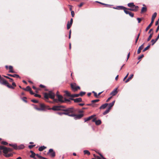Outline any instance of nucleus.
Listing matches in <instances>:
<instances>
[{
  "instance_id": "obj_26",
  "label": "nucleus",
  "mask_w": 159,
  "mask_h": 159,
  "mask_svg": "<svg viewBox=\"0 0 159 159\" xmlns=\"http://www.w3.org/2000/svg\"><path fill=\"white\" fill-rule=\"evenodd\" d=\"M65 93H66V95L68 96L71 97H72V94H71L70 93H69L68 91H65Z\"/></svg>"
},
{
  "instance_id": "obj_44",
  "label": "nucleus",
  "mask_w": 159,
  "mask_h": 159,
  "mask_svg": "<svg viewBox=\"0 0 159 159\" xmlns=\"http://www.w3.org/2000/svg\"><path fill=\"white\" fill-rule=\"evenodd\" d=\"M70 100H71L70 99H67L66 98H65L64 99V102H70Z\"/></svg>"
},
{
  "instance_id": "obj_16",
  "label": "nucleus",
  "mask_w": 159,
  "mask_h": 159,
  "mask_svg": "<svg viewBox=\"0 0 159 159\" xmlns=\"http://www.w3.org/2000/svg\"><path fill=\"white\" fill-rule=\"evenodd\" d=\"M157 15V13L156 12H155L154 13V14H153V15H152V16L151 22V23L153 24V23L154 22V20H155V18L156 17Z\"/></svg>"
},
{
  "instance_id": "obj_9",
  "label": "nucleus",
  "mask_w": 159,
  "mask_h": 159,
  "mask_svg": "<svg viewBox=\"0 0 159 159\" xmlns=\"http://www.w3.org/2000/svg\"><path fill=\"white\" fill-rule=\"evenodd\" d=\"M73 22V20L72 18H71L70 20V22L69 21L67 22V30L69 29L71 27Z\"/></svg>"
},
{
  "instance_id": "obj_10",
  "label": "nucleus",
  "mask_w": 159,
  "mask_h": 159,
  "mask_svg": "<svg viewBox=\"0 0 159 159\" xmlns=\"http://www.w3.org/2000/svg\"><path fill=\"white\" fill-rule=\"evenodd\" d=\"M70 99L71 100L74 101V102L75 103L80 102L82 101V99L80 98H79L75 99H74L72 98H70Z\"/></svg>"
},
{
  "instance_id": "obj_12",
  "label": "nucleus",
  "mask_w": 159,
  "mask_h": 159,
  "mask_svg": "<svg viewBox=\"0 0 159 159\" xmlns=\"http://www.w3.org/2000/svg\"><path fill=\"white\" fill-rule=\"evenodd\" d=\"M143 7H142L140 13L143 14L144 13L146 12L147 11V9L146 6L145 4L143 5Z\"/></svg>"
},
{
  "instance_id": "obj_46",
  "label": "nucleus",
  "mask_w": 159,
  "mask_h": 159,
  "mask_svg": "<svg viewBox=\"0 0 159 159\" xmlns=\"http://www.w3.org/2000/svg\"><path fill=\"white\" fill-rule=\"evenodd\" d=\"M1 143L2 144L4 145H7L8 144V143L5 141H2Z\"/></svg>"
},
{
  "instance_id": "obj_5",
  "label": "nucleus",
  "mask_w": 159,
  "mask_h": 159,
  "mask_svg": "<svg viewBox=\"0 0 159 159\" xmlns=\"http://www.w3.org/2000/svg\"><path fill=\"white\" fill-rule=\"evenodd\" d=\"M40 111H45L47 110H51L49 106L45 105L44 103H39Z\"/></svg>"
},
{
  "instance_id": "obj_38",
  "label": "nucleus",
  "mask_w": 159,
  "mask_h": 159,
  "mask_svg": "<svg viewBox=\"0 0 159 159\" xmlns=\"http://www.w3.org/2000/svg\"><path fill=\"white\" fill-rule=\"evenodd\" d=\"M80 96L79 94H72V98L77 97Z\"/></svg>"
},
{
  "instance_id": "obj_61",
  "label": "nucleus",
  "mask_w": 159,
  "mask_h": 159,
  "mask_svg": "<svg viewBox=\"0 0 159 159\" xmlns=\"http://www.w3.org/2000/svg\"><path fill=\"white\" fill-rule=\"evenodd\" d=\"M84 4V3L83 2H82L80 3V4L79 5V7H81Z\"/></svg>"
},
{
  "instance_id": "obj_7",
  "label": "nucleus",
  "mask_w": 159,
  "mask_h": 159,
  "mask_svg": "<svg viewBox=\"0 0 159 159\" xmlns=\"http://www.w3.org/2000/svg\"><path fill=\"white\" fill-rule=\"evenodd\" d=\"M64 107L61 106H54L52 108H51V110H52L53 111H63Z\"/></svg>"
},
{
  "instance_id": "obj_57",
  "label": "nucleus",
  "mask_w": 159,
  "mask_h": 159,
  "mask_svg": "<svg viewBox=\"0 0 159 159\" xmlns=\"http://www.w3.org/2000/svg\"><path fill=\"white\" fill-rule=\"evenodd\" d=\"M65 113V112H58L57 113L59 115H62L64 114V113Z\"/></svg>"
},
{
  "instance_id": "obj_1",
  "label": "nucleus",
  "mask_w": 159,
  "mask_h": 159,
  "mask_svg": "<svg viewBox=\"0 0 159 159\" xmlns=\"http://www.w3.org/2000/svg\"><path fill=\"white\" fill-rule=\"evenodd\" d=\"M55 94L53 93L52 91H50L48 93H44V97L45 98V100L47 102L48 101V100L49 98L53 99V101L55 102H57L58 101H59L61 102H64V101L63 100V97L60 95H57V96L58 98V100L57 99H54Z\"/></svg>"
},
{
  "instance_id": "obj_27",
  "label": "nucleus",
  "mask_w": 159,
  "mask_h": 159,
  "mask_svg": "<svg viewBox=\"0 0 159 159\" xmlns=\"http://www.w3.org/2000/svg\"><path fill=\"white\" fill-rule=\"evenodd\" d=\"M127 5L129 7H130L131 8L133 7H135V5H134L133 2L129 3Z\"/></svg>"
},
{
  "instance_id": "obj_47",
  "label": "nucleus",
  "mask_w": 159,
  "mask_h": 159,
  "mask_svg": "<svg viewBox=\"0 0 159 159\" xmlns=\"http://www.w3.org/2000/svg\"><path fill=\"white\" fill-rule=\"evenodd\" d=\"M144 43H143L142 44L140 47H139V48L141 50H142L144 48Z\"/></svg>"
},
{
  "instance_id": "obj_54",
  "label": "nucleus",
  "mask_w": 159,
  "mask_h": 159,
  "mask_svg": "<svg viewBox=\"0 0 159 159\" xmlns=\"http://www.w3.org/2000/svg\"><path fill=\"white\" fill-rule=\"evenodd\" d=\"M71 15L72 17H73L74 16H75V13L73 11H71Z\"/></svg>"
},
{
  "instance_id": "obj_6",
  "label": "nucleus",
  "mask_w": 159,
  "mask_h": 159,
  "mask_svg": "<svg viewBox=\"0 0 159 159\" xmlns=\"http://www.w3.org/2000/svg\"><path fill=\"white\" fill-rule=\"evenodd\" d=\"M70 87L72 90L74 92L80 89V87L77 86L76 84L74 83L70 84Z\"/></svg>"
},
{
  "instance_id": "obj_25",
  "label": "nucleus",
  "mask_w": 159,
  "mask_h": 159,
  "mask_svg": "<svg viewBox=\"0 0 159 159\" xmlns=\"http://www.w3.org/2000/svg\"><path fill=\"white\" fill-rule=\"evenodd\" d=\"M30 152L31 153V154L30 156L31 157H34L35 156L36 154L32 151H30Z\"/></svg>"
},
{
  "instance_id": "obj_43",
  "label": "nucleus",
  "mask_w": 159,
  "mask_h": 159,
  "mask_svg": "<svg viewBox=\"0 0 159 159\" xmlns=\"http://www.w3.org/2000/svg\"><path fill=\"white\" fill-rule=\"evenodd\" d=\"M86 105L89 106H92L93 107H94L95 106V104H93L92 103L86 104Z\"/></svg>"
},
{
  "instance_id": "obj_51",
  "label": "nucleus",
  "mask_w": 159,
  "mask_h": 159,
  "mask_svg": "<svg viewBox=\"0 0 159 159\" xmlns=\"http://www.w3.org/2000/svg\"><path fill=\"white\" fill-rule=\"evenodd\" d=\"M36 156L39 158L42 159L43 157L40 156L39 154H36Z\"/></svg>"
},
{
  "instance_id": "obj_62",
  "label": "nucleus",
  "mask_w": 159,
  "mask_h": 159,
  "mask_svg": "<svg viewBox=\"0 0 159 159\" xmlns=\"http://www.w3.org/2000/svg\"><path fill=\"white\" fill-rule=\"evenodd\" d=\"M30 94H31V95H34L35 94V93L33 92V91H32V90H30Z\"/></svg>"
},
{
  "instance_id": "obj_18",
  "label": "nucleus",
  "mask_w": 159,
  "mask_h": 159,
  "mask_svg": "<svg viewBox=\"0 0 159 159\" xmlns=\"http://www.w3.org/2000/svg\"><path fill=\"white\" fill-rule=\"evenodd\" d=\"M7 75L9 76L10 77H13L16 78H20V77L17 74H14V75H11L10 74H7Z\"/></svg>"
},
{
  "instance_id": "obj_17",
  "label": "nucleus",
  "mask_w": 159,
  "mask_h": 159,
  "mask_svg": "<svg viewBox=\"0 0 159 159\" xmlns=\"http://www.w3.org/2000/svg\"><path fill=\"white\" fill-rule=\"evenodd\" d=\"M128 10H125V12L127 14H129L131 17H133L134 16V13Z\"/></svg>"
},
{
  "instance_id": "obj_64",
  "label": "nucleus",
  "mask_w": 159,
  "mask_h": 159,
  "mask_svg": "<svg viewBox=\"0 0 159 159\" xmlns=\"http://www.w3.org/2000/svg\"><path fill=\"white\" fill-rule=\"evenodd\" d=\"M97 159L93 158L92 159H102L99 157L97 156L96 157Z\"/></svg>"
},
{
  "instance_id": "obj_60",
  "label": "nucleus",
  "mask_w": 159,
  "mask_h": 159,
  "mask_svg": "<svg viewBox=\"0 0 159 159\" xmlns=\"http://www.w3.org/2000/svg\"><path fill=\"white\" fill-rule=\"evenodd\" d=\"M112 98V96H111V97H109V98H108L107 99V101H106V102H108L109 101V100L111 99V98Z\"/></svg>"
},
{
  "instance_id": "obj_22",
  "label": "nucleus",
  "mask_w": 159,
  "mask_h": 159,
  "mask_svg": "<svg viewBox=\"0 0 159 159\" xmlns=\"http://www.w3.org/2000/svg\"><path fill=\"white\" fill-rule=\"evenodd\" d=\"M115 101H113L112 102L109 103V104H108L109 105V107L108 108L110 110L111 109V107L113 106L114 105V104L115 103Z\"/></svg>"
},
{
  "instance_id": "obj_13",
  "label": "nucleus",
  "mask_w": 159,
  "mask_h": 159,
  "mask_svg": "<svg viewBox=\"0 0 159 159\" xmlns=\"http://www.w3.org/2000/svg\"><path fill=\"white\" fill-rule=\"evenodd\" d=\"M74 115L75 116L74 117H75V118L76 119H80L84 116V115L83 114H76L75 113H74Z\"/></svg>"
},
{
  "instance_id": "obj_30",
  "label": "nucleus",
  "mask_w": 159,
  "mask_h": 159,
  "mask_svg": "<svg viewBox=\"0 0 159 159\" xmlns=\"http://www.w3.org/2000/svg\"><path fill=\"white\" fill-rule=\"evenodd\" d=\"M150 45L151 44H149L148 46H147L145 48H144L143 49V52H144L147 50L148 49L150 48Z\"/></svg>"
},
{
  "instance_id": "obj_14",
  "label": "nucleus",
  "mask_w": 159,
  "mask_h": 159,
  "mask_svg": "<svg viewBox=\"0 0 159 159\" xmlns=\"http://www.w3.org/2000/svg\"><path fill=\"white\" fill-rule=\"evenodd\" d=\"M114 8L118 10H123L125 12V10H127V8L123 6H118Z\"/></svg>"
},
{
  "instance_id": "obj_42",
  "label": "nucleus",
  "mask_w": 159,
  "mask_h": 159,
  "mask_svg": "<svg viewBox=\"0 0 159 159\" xmlns=\"http://www.w3.org/2000/svg\"><path fill=\"white\" fill-rule=\"evenodd\" d=\"M33 105L34 106V108L36 110H37L38 111H40L39 107H38L36 105Z\"/></svg>"
},
{
  "instance_id": "obj_20",
  "label": "nucleus",
  "mask_w": 159,
  "mask_h": 159,
  "mask_svg": "<svg viewBox=\"0 0 159 159\" xmlns=\"http://www.w3.org/2000/svg\"><path fill=\"white\" fill-rule=\"evenodd\" d=\"M16 148H15V149H22L24 148V146L23 145L21 144L19 146H17L16 145Z\"/></svg>"
},
{
  "instance_id": "obj_35",
  "label": "nucleus",
  "mask_w": 159,
  "mask_h": 159,
  "mask_svg": "<svg viewBox=\"0 0 159 159\" xmlns=\"http://www.w3.org/2000/svg\"><path fill=\"white\" fill-rule=\"evenodd\" d=\"M9 145L10 146H11L13 147L14 149H15V148H16V144H9Z\"/></svg>"
},
{
  "instance_id": "obj_39",
  "label": "nucleus",
  "mask_w": 159,
  "mask_h": 159,
  "mask_svg": "<svg viewBox=\"0 0 159 159\" xmlns=\"http://www.w3.org/2000/svg\"><path fill=\"white\" fill-rule=\"evenodd\" d=\"M99 101V99L94 100L91 101V102L93 104V103L98 102Z\"/></svg>"
},
{
  "instance_id": "obj_2",
  "label": "nucleus",
  "mask_w": 159,
  "mask_h": 159,
  "mask_svg": "<svg viewBox=\"0 0 159 159\" xmlns=\"http://www.w3.org/2000/svg\"><path fill=\"white\" fill-rule=\"evenodd\" d=\"M63 111L65 112L64 115L73 117L75 116L74 113H75L76 110L73 107H70L66 109H63Z\"/></svg>"
},
{
  "instance_id": "obj_48",
  "label": "nucleus",
  "mask_w": 159,
  "mask_h": 159,
  "mask_svg": "<svg viewBox=\"0 0 159 159\" xmlns=\"http://www.w3.org/2000/svg\"><path fill=\"white\" fill-rule=\"evenodd\" d=\"M34 95L35 97H39V98H40L41 97V96L40 95L38 94H37L35 93V94H34Z\"/></svg>"
},
{
  "instance_id": "obj_52",
  "label": "nucleus",
  "mask_w": 159,
  "mask_h": 159,
  "mask_svg": "<svg viewBox=\"0 0 159 159\" xmlns=\"http://www.w3.org/2000/svg\"><path fill=\"white\" fill-rule=\"evenodd\" d=\"M137 20H138V23H140L142 19L141 18H137Z\"/></svg>"
},
{
  "instance_id": "obj_11",
  "label": "nucleus",
  "mask_w": 159,
  "mask_h": 159,
  "mask_svg": "<svg viewBox=\"0 0 159 159\" xmlns=\"http://www.w3.org/2000/svg\"><path fill=\"white\" fill-rule=\"evenodd\" d=\"M50 154V155L52 157H54L55 156V152L53 151V150L52 149H50L49 150V151L48 154Z\"/></svg>"
},
{
  "instance_id": "obj_34",
  "label": "nucleus",
  "mask_w": 159,
  "mask_h": 159,
  "mask_svg": "<svg viewBox=\"0 0 159 159\" xmlns=\"http://www.w3.org/2000/svg\"><path fill=\"white\" fill-rule=\"evenodd\" d=\"M111 110H110L108 108L103 113V115H105L107 114Z\"/></svg>"
},
{
  "instance_id": "obj_24",
  "label": "nucleus",
  "mask_w": 159,
  "mask_h": 159,
  "mask_svg": "<svg viewBox=\"0 0 159 159\" xmlns=\"http://www.w3.org/2000/svg\"><path fill=\"white\" fill-rule=\"evenodd\" d=\"M46 148V147H45L44 146H42L39 147V148L38 149H39V151L41 152V151H43V150L45 149Z\"/></svg>"
},
{
  "instance_id": "obj_31",
  "label": "nucleus",
  "mask_w": 159,
  "mask_h": 159,
  "mask_svg": "<svg viewBox=\"0 0 159 159\" xmlns=\"http://www.w3.org/2000/svg\"><path fill=\"white\" fill-rule=\"evenodd\" d=\"M152 24H152V23H151L149 24V25L146 28V29L145 30V31L146 32H147L150 28V27L152 25Z\"/></svg>"
},
{
  "instance_id": "obj_21",
  "label": "nucleus",
  "mask_w": 159,
  "mask_h": 159,
  "mask_svg": "<svg viewBox=\"0 0 159 159\" xmlns=\"http://www.w3.org/2000/svg\"><path fill=\"white\" fill-rule=\"evenodd\" d=\"M8 68L9 70V72L11 73H15V72L13 70V67L12 66H9Z\"/></svg>"
},
{
  "instance_id": "obj_59",
  "label": "nucleus",
  "mask_w": 159,
  "mask_h": 159,
  "mask_svg": "<svg viewBox=\"0 0 159 159\" xmlns=\"http://www.w3.org/2000/svg\"><path fill=\"white\" fill-rule=\"evenodd\" d=\"M141 50L139 48H138V51H137V53H138V54H139L140 53Z\"/></svg>"
},
{
  "instance_id": "obj_41",
  "label": "nucleus",
  "mask_w": 159,
  "mask_h": 159,
  "mask_svg": "<svg viewBox=\"0 0 159 159\" xmlns=\"http://www.w3.org/2000/svg\"><path fill=\"white\" fill-rule=\"evenodd\" d=\"M93 93H94V96L96 98H98V95L97 94V93L94 91H93Z\"/></svg>"
},
{
  "instance_id": "obj_63",
  "label": "nucleus",
  "mask_w": 159,
  "mask_h": 159,
  "mask_svg": "<svg viewBox=\"0 0 159 159\" xmlns=\"http://www.w3.org/2000/svg\"><path fill=\"white\" fill-rule=\"evenodd\" d=\"M159 30V24L158 25L157 28V29L156 31V33H157L158 31Z\"/></svg>"
},
{
  "instance_id": "obj_8",
  "label": "nucleus",
  "mask_w": 159,
  "mask_h": 159,
  "mask_svg": "<svg viewBox=\"0 0 159 159\" xmlns=\"http://www.w3.org/2000/svg\"><path fill=\"white\" fill-rule=\"evenodd\" d=\"M138 8L139 7L138 6H135V7H132L131 8H127V10H128L136 12L138 11Z\"/></svg>"
},
{
  "instance_id": "obj_45",
  "label": "nucleus",
  "mask_w": 159,
  "mask_h": 159,
  "mask_svg": "<svg viewBox=\"0 0 159 159\" xmlns=\"http://www.w3.org/2000/svg\"><path fill=\"white\" fill-rule=\"evenodd\" d=\"M35 145H30L28 146V147L30 149H31V148H33L34 147H35Z\"/></svg>"
},
{
  "instance_id": "obj_55",
  "label": "nucleus",
  "mask_w": 159,
  "mask_h": 159,
  "mask_svg": "<svg viewBox=\"0 0 159 159\" xmlns=\"http://www.w3.org/2000/svg\"><path fill=\"white\" fill-rule=\"evenodd\" d=\"M12 87H13L14 88V87H15L16 86V84L15 83V82H12V85H11ZM15 88H14V89Z\"/></svg>"
},
{
  "instance_id": "obj_53",
  "label": "nucleus",
  "mask_w": 159,
  "mask_h": 159,
  "mask_svg": "<svg viewBox=\"0 0 159 159\" xmlns=\"http://www.w3.org/2000/svg\"><path fill=\"white\" fill-rule=\"evenodd\" d=\"M134 76V75L133 74H131L130 75V76L128 78L130 80H131L133 78Z\"/></svg>"
},
{
  "instance_id": "obj_50",
  "label": "nucleus",
  "mask_w": 159,
  "mask_h": 159,
  "mask_svg": "<svg viewBox=\"0 0 159 159\" xmlns=\"http://www.w3.org/2000/svg\"><path fill=\"white\" fill-rule=\"evenodd\" d=\"M144 57V55L143 54L142 55L140 56H139L138 58V60H140L141 58H143Z\"/></svg>"
},
{
  "instance_id": "obj_49",
  "label": "nucleus",
  "mask_w": 159,
  "mask_h": 159,
  "mask_svg": "<svg viewBox=\"0 0 159 159\" xmlns=\"http://www.w3.org/2000/svg\"><path fill=\"white\" fill-rule=\"evenodd\" d=\"M31 101L32 102L35 103H37L38 102V101L34 99H33L31 100Z\"/></svg>"
},
{
  "instance_id": "obj_29",
  "label": "nucleus",
  "mask_w": 159,
  "mask_h": 159,
  "mask_svg": "<svg viewBox=\"0 0 159 159\" xmlns=\"http://www.w3.org/2000/svg\"><path fill=\"white\" fill-rule=\"evenodd\" d=\"M153 32H152L151 34H150V35L148 37V39H147V41H149L150 40L151 38H152L153 34Z\"/></svg>"
},
{
  "instance_id": "obj_19",
  "label": "nucleus",
  "mask_w": 159,
  "mask_h": 159,
  "mask_svg": "<svg viewBox=\"0 0 159 159\" xmlns=\"http://www.w3.org/2000/svg\"><path fill=\"white\" fill-rule=\"evenodd\" d=\"M95 116L96 115H92L90 116H89V117L87 118H85V121L86 122L90 120L91 119L94 118Z\"/></svg>"
},
{
  "instance_id": "obj_4",
  "label": "nucleus",
  "mask_w": 159,
  "mask_h": 159,
  "mask_svg": "<svg viewBox=\"0 0 159 159\" xmlns=\"http://www.w3.org/2000/svg\"><path fill=\"white\" fill-rule=\"evenodd\" d=\"M0 83L7 86L9 88L14 89V88L10 85L4 78L2 77L0 75Z\"/></svg>"
},
{
  "instance_id": "obj_37",
  "label": "nucleus",
  "mask_w": 159,
  "mask_h": 159,
  "mask_svg": "<svg viewBox=\"0 0 159 159\" xmlns=\"http://www.w3.org/2000/svg\"><path fill=\"white\" fill-rule=\"evenodd\" d=\"M157 41V40H156V39L155 40L152 39L151 41V43H152V45H153Z\"/></svg>"
},
{
  "instance_id": "obj_32",
  "label": "nucleus",
  "mask_w": 159,
  "mask_h": 159,
  "mask_svg": "<svg viewBox=\"0 0 159 159\" xmlns=\"http://www.w3.org/2000/svg\"><path fill=\"white\" fill-rule=\"evenodd\" d=\"M84 154H87L88 155H89L90 154V153L87 150H85L84 151Z\"/></svg>"
},
{
  "instance_id": "obj_56",
  "label": "nucleus",
  "mask_w": 159,
  "mask_h": 159,
  "mask_svg": "<svg viewBox=\"0 0 159 159\" xmlns=\"http://www.w3.org/2000/svg\"><path fill=\"white\" fill-rule=\"evenodd\" d=\"M8 152H11L13 150V149L10 148H7Z\"/></svg>"
},
{
  "instance_id": "obj_28",
  "label": "nucleus",
  "mask_w": 159,
  "mask_h": 159,
  "mask_svg": "<svg viewBox=\"0 0 159 159\" xmlns=\"http://www.w3.org/2000/svg\"><path fill=\"white\" fill-rule=\"evenodd\" d=\"M23 89L24 90L29 91L31 90V88L29 86H27L26 88H23Z\"/></svg>"
},
{
  "instance_id": "obj_40",
  "label": "nucleus",
  "mask_w": 159,
  "mask_h": 159,
  "mask_svg": "<svg viewBox=\"0 0 159 159\" xmlns=\"http://www.w3.org/2000/svg\"><path fill=\"white\" fill-rule=\"evenodd\" d=\"M27 98L26 97H23L22 98V100L26 103L27 102V101L26 100Z\"/></svg>"
},
{
  "instance_id": "obj_23",
  "label": "nucleus",
  "mask_w": 159,
  "mask_h": 159,
  "mask_svg": "<svg viewBox=\"0 0 159 159\" xmlns=\"http://www.w3.org/2000/svg\"><path fill=\"white\" fill-rule=\"evenodd\" d=\"M108 105V103H105L102 105L99 108L100 109H104Z\"/></svg>"
},
{
  "instance_id": "obj_36",
  "label": "nucleus",
  "mask_w": 159,
  "mask_h": 159,
  "mask_svg": "<svg viewBox=\"0 0 159 159\" xmlns=\"http://www.w3.org/2000/svg\"><path fill=\"white\" fill-rule=\"evenodd\" d=\"M86 94V92L81 91L79 93L80 96H83Z\"/></svg>"
},
{
  "instance_id": "obj_33",
  "label": "nucleus",
  "mask_w": 159,
  "mask_h": 159,
  "mask_svg": "<svg viewBox=\"0 0 159 159\" xmlns=\"http://www.w3.org/2000/svg\"><path fill=\"white\" fill-rule=\"evenodd\" d=\"M101 121L100 120H96L95 124L97 125H99L101 124Z\"/></svg>"
},
{
  "instance_id": "obj_3",
  "label": "nucleus",
  "mask_w": 159,
  "mask_h": 159,
  "mask_svg": "<svg viewBox=\"0 0 159 159\" xmlns=\"http://www.w3.org/2000/svg\"><path fill=\"white\" fill-rule=\"evenodd\" d=\"M2 150L3 153L5 154L4 156L7 157H11L13 156V154H7L8 152L7 148L4 146H0V150Z\"/></svg>"
},
{
  "instance_id": "obj_15",
  "label": "nucleus",
  "mask_w": 159,
  "mask_h": 159,
  "mask_svg": "<svg viewBox=\"0 0 159 159\" xmlns=\"http://www.w3.org/2000/svg\"><path fill=\"white\" fill-rule=\"evenodd\" d=\"M117 88L115 89L111 93L110 95H111L112 96H114L116 95L118 93L117 91Z\"/></svg>"
},
{
  "instance_id": "obj_58",
  "label": "nucleus",
  "mask_w": 159,
  "mask_h": 159,
  "mask_svg": "<svg viewBox=\"0 0 159 159\" xmlns=\"http://www.w3.org/2000/svg\"><path fill=\"white\" fill-rule=\"evenodd\" d=\"M129 73L127 74L126 76L123 79V81H124L127 77L129 75Z\"/></svg>"
}]
</instances>
